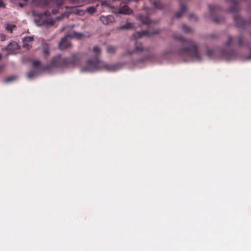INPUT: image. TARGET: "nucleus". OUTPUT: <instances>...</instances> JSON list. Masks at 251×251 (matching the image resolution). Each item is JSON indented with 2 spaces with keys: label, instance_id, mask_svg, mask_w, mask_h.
<instances>
[{
  "label": "nucleus",
  "instance_id": "obj_1",
  "mask_svg": "<svg viewBox=\"0 0 251 251\" xmlns=\"http://www.w3.org/2000/svg\"><path fill=\"white\" fill-rule=\"evenodd\" d=\"M173 38L181 42V47L175 49L173 53L180 56H188L196 61L201 60V55L198 51V46L194 41L190 39H185L181 34L174 33L172 35Z\"/></svg>",
  "mask_w": 251,
  "mask_h": 251
},
{
  "label": "nucleus",
  "instance_id": "obj_2",
  "mask_svg": "<svg viewBox=\"0 0 251 251\" xmlns=\"http://www.w3.org/2000/svg\"><path fill=\"white\" fill-rule=\"evenodd\" d=\"M81 55L79 53H73L69 57H62L60 54L53 57L49 65L43 68V70H50L54 67L60 70L73 68L78 66L80 62Z\"/></svg>",
  "mask_w": 251,
  "mask_h": 251
},
{
  "label": "nucleus",
  "instance_id": "obj_3",
  "mask_svg": "<svg viewBox=\"0 0 251 251\" xmlns=\"http://www.w3.org/2000/svg\"><path fill=\"white\" fill-rule=\"evenodd\" d=\"M93 51L95 53V57L88 60L86 65L82 68V72H93L97 70L115 71L120 68V64H109L100 60L99 55L100 54L101 50L98 46H95Z\"/></svg>",
  "mask_w": 251,
  "mask_h": 251
},
{
  "label": "nucleus",
  "instance_id": "obj_4",
  "mask_svg": "<svg viewBox=\"0 0 251 251\" xmlns=\"http://www.w3.org/2000/svg\"><path fill=\"white\" fill-rule=\"evenodd\" d=\"M251 43L248 40H246L244 35L240 33L237 36L233 37L231 35L227 36V39L225 43V46L226 47L231 45H235L238 48H242L244 47H249Z\"/></svg>",
  "mask_w": 251,
  "mask_h": 251
},
{
  "label": "nucleus",
  "instance_id": "obj_5",
  "mask_svg": "<svg viewBox=\"0 0 251 251\" xmlns=\"http://www.w3.org/2000/svg\"><path fill=\"white\" fill-rule=\"evenodd\" d=\"M209 8L212 16V19L214 23L219 24L224 22V18L219 15L221 11V8L219 6L210 5Z\"/></svg>",
  "mask_w": 251,
  "mask_h": 251
},
{
  "label": "nucleus",
  "instance_id": "obj_6",
  "mask_svg": "<svg viewBox=\"0 0 251 251\" xmlns=\"http://www.w3.org/2000/svg\"><path fill=\"white\" fill-rule=\"evenodd\" d=\"M65 8L67 10V11L62 13L59 17H58L57 18V20H61L64 17L68 18L71 13L80 15L82 12V11L79 9L77 6H65Z\"/></svg>",
  "mask_w": 251,
  "mask_h": 251
},
{
  "label": "nucleus",
  "instance_id": "obj_7",
  "mask_svg": "<svg viewBox=\"0 0 251 251\" xmlns=\"http://www.w3.org/2000/svg\"><path fill=\"white\" fill-rule=\"evenodd\" d=\"M160 30L159 29H154L151 31L149 30H142L141 31L135 32L132 34V38L134 39H137L143 36H150L159 33Z\"/></svg>",
  "mask_w": 251,
  "mask_h": 251
},
{
  "label": "nucleus",
  "instance_id": "obj_8",
  "mask_svg": "<svg viewBox=\"0 0 251 251\" xmlns=\"http://www.w3.org/2000/svg\"><path fill=\"white\" fill-rule=\"evenodd\" d=\"M234 21L235 23L236 26L238 28H244L247 25H251V17L249 21L244 20L240 15L237 14L234 15Z\"/></svg>",
  "mask_w": 251,
  "mask_h": 251
},
{
  "label": "nucleus",
  "instance_id": "obj_9",
  "mask_svg": "<svg viewBox=\"0 0 251 251\" xmlns=\"http://www.w3.org/2000/svg\"><path fill=\"white\" fill-rule=\"evenodd\" d=\"M221 55L226 60L234 59L237 58L236 53L234 50L228 51L222 50L221 51Z\"/></svg>",
  "mask_w": 251,
  "mask_h": 251
},
{
  "label": "nucleus",
  "instance_id": "obj_10",
  "mask_svg": "<svg viewBox=\"0 0 251 251\" xmlns=\"http://www.w3.org/2000/svg\"><path fill=\"white\" fill-rule=\"evenodd\" d=\"M19 48V46L17 43L14 41L10 42L4 50L8 51V54H10L15 53Z\"/></svg>",
  "mask_w": 251,
  "mask_h": 251
},
{
  "label": "nucleus",
  "instance_id": "obj_11",
  "mask_svg": "<svg viewBox=\"0 0 251 251\" xmlns=\"http://www.w3.org/2000/svg\"><path fill=\"white\" fill-rule=\"evenodd\" d=\"M136 19L140 22L143 25L149 26L150 25L152 21L149 19L147 16L143 15H138L136 16Z\"/></svg>",
  "mask_w": 251,
  "mask_h": 251
},
{
  "label": "nucleus",
  "instance_id": "obj_12",
  "mask_svg": "<svg viewBox=\"0 0 251 251\" xmlns=\"http://www.w3.org/2000/svg\"><path fill=\"white\" fill-rule=\"evenodd\" d=\"M100 21L104 25H108L115 21L114 17L112 15L101 16Z\"/></svg>",
  "mask_w": 251,
  "mask_h": 251
},
{
  "label": "nucleus",
  "instance_id": "obj_13",
  "mask_svg": "<svg viewBox=\"0 0 251 251\" xmlns=\"http://www.w3.org/2000/svg\"><path fill=\"white\" fill-rule=\"evenodd\" d=\"M69 37H70V35H68L61 39V41L59 44L60 49L64 50L70 46V43L68 40Z\"/></svg>",
  "mask_w": 251,
  "mask_h": 251
},
{
  "label": "nucleus",
  "instance_id": "obj_14",
  "mask_svg": "<svg viewBox=\"0 0 251 251\" xmlns=\"http://www.w3.org/2000/svg\"><path fill=\"white\" fill-rule=\"evenodd\" d=\"M232 4L231 7L229 8V12L232 13H237L239 10L238 2L237 0H226Z\"/></svg>",
  "mask_w": 251,
  "mask_h": 251
},
{
  "label": "nucleus",
  "instance_id": "obj_15",
  "mask_svg": "<svg viewBox=\"0 0 251 251\" xmlns=\"http://www.w3.org/2000/svg\"><path fill=\"white\" fill-rule=\"evenodd\" d=\"M145 49H144V48H143L142 45L141 43L136 42L135 44V50L132 51H128L125 54L126 55H131L134 52H141V51H143Z\"/></svg>",
  "mask_w": 251,
  "mask_h": 251
},
{
  "label": "nucleus",
  "instance_id": "obj_16",
  "mask_svg": "<svg viewBox=\"0 0 251 251\" xmlns=\"http://www.w3.org/2000/svg\"><path fill=\"white\" fill-rule=\"evenodd\" d=\"M132 12V10L127 5L124 4L123 5L121 4H120L119 6V13L123 14L129 15Z\"/></svg>",
  "mask_w": 251,
  "mask_h": 251
},
{
  "label": "nucleus",
  "instance_id": "obj_17",
  "mask_svg": "<svg viewBox=\"0 0 251 251\" xmlns=\"http://www.w3.org/2000/svg\"><path fill=\"white\" fill-rule=\"evenodd\" d=\"M187 9L186 6L185 4H181L180 5V10L178 11L176 14V17L177 18H179L181 17L183 14L185 12Z\"/></svg>",
  "mask_w": 251,
  "mask_h": 251
},
{
  "label": "nucleus",
  "instance_id": "obj_18",
  "mask_svg": "<svg viewBox=\"0 0 251 251\" xmlns=\"http://www.w3.org/2000/svg\"><path fill=\"white\" fill-rule=\"evenodd\" d=\"M150 1L154 5L155 8L158 9L163 8V5L159 0H150Z\"/></svg>",
  "mask_w": 251,
  "mask_h": 251
},
{
  "label": "nucleus",
  "instance_id": "obj_19",
  "mask_svg": "<svg viewBox=\"0 0 251 251\" xmlns=\"http://www.w3.org/2000/svg\"><path fill=\"white\" fill-rule=\"evenodd\" d=\"M117 48L115 46L108 45L106 47V51L108 53L113 54H114L116 51Z\"/></svg>",
  "mask_w": 251,
  "mask_h": 251
},
{
  "label": "nucleus",
  "instance_id": "obj_20",
  "mask_svg": "<svg viewBox=\"0 0 251 251\" xmlns=\"http://www.w3.org/2000/svg\"><path fill=\"white\" fill-rule=\"evenodd\" d=\"M181 29L183 30V31L186 33H190L193 32V29L186 26L184 24H183L181 25Z\"/></svg>",
  "mask_w": 251,
  "mask_h": 251
},
{
  "label": "nucleus",
  "instance_id": "obj_21",
  "mask_svg": "<svg viewBox=\"0 0 251 251\" xmlns=\"http://www.w3.org/2000/svg\"><path fill=\"white\" fill-rule=\"evenodd\" d=\"M134 27V26L133 24L131 23H126L125 25H122L118 28L119 29H127L133 28Z\"/></svg>",
  "mask_w": 251,
  "mask_h": 251
},
{
  "label": "nucleus",
  "instance_id": "obj_22",
  "mask_svg": "<svg viewBox=\"0 0 251 251\" xmlns=\"http://www.w3.org/2000/svg\"><path fill=\"white\" fill-rule=\"evenodd\" d=\"M16 27L15 25L7 24L6 26V29L10 33L12 32V30Z\"/></svg>",
  "mask_w": 251,
  "mask_h": 251
},
{
  "label": "nucleus",
  "instance_id": "obj_23",
  "mask_svg": "<svg viewBox=\"0 0 251 251\" xmlns=\"http://www.w3.org/2000/svg\"><path fill=\"white\" fill-rule=\"evenodd\" d=\"M55 24V21L52 20H49L45 21L44 23V24L45 25L47 26H52Z\"/></svg>",
  "mask_w": 251,
  "mask_h": 251
},
{
  "label": "nucleus",
  "instance_id": "obj_24",
  "mask_svg": "<svg viewBox=\"0 0 251 251\" xmlns=\"http://www.w3.org/2000/svg\"><path fill=\"white\" fill-rule=\"evenodd\" d=\"M86 11L91 14L94 13L96 11V8L94 6H91L88 7Z\"/></svg>",
  "mask_w": 251,
  "mask_h": 251
},
{
  "label": "nucleus",
  "instance_id": "obj_25",
  "mask_svg": "<svg viewBox=\"0 0 251 251\" xmlns=\"http://www.w3.org/2000/svg\"><path fill=\"white\" fill-rule=\"evenodd\" d=\"M206 53L208 57L211 58L215 55V51L212 50H208Z\"/></svg>",
  "mask_w": 251,
  "mask_h": 251
},
{
  "label": "nucleus",
  "instance_id": "obj_26",
  "mask_svg": "<svg viewBox=\"0 0 251 251\" xmlns=\"http://www.w3.org/2000/svg\"><path fill=\"white\" fill-rule=\"evenodd\" d=\"M33 41V38L31 36L26 37L24 39V46H25L26 42H30Z\"/></svg>",
  "mask_w": 251,
  "mask_h": 251
},
{
  "label": "nucleus",
  "instance_id": "obj_27",
  "mask_svg": "<svg viewBox=\"0 0 251 251\" xmlns=\"http://www.w3.org/2000/svg\"><path fill=\"white\" fill-rule=\"evenodd\" d=\"M36 73L35 70H31L28 73L27 77L31 78L34 77L36 75Z\"/></svg>",
  "mask_w": 251,
  "mask_h": 251
},
{
  "label": "nucleus",
  "instance_id": "obj_28",
  "mask_svg": "<svg viewBox=\"0 0 251 251\" xmlns=\"http://www.w3.org/2000/svg\"><path fill=\"white\" fill-rule=\"evenodd\" d=\"M16 79V77L15 76H9V77L6 78L4 80V81L5 82H9L11 81L14 80Z\"/></svg>",
  "mask_w": 251,
  "mask_h": 251
},
{
  "label": "nucleus",
  "instance_id": "obj_29",
  "mask_svg": "<svg viewBox=\"0 0 251 251\" xmlns=\"http://www.w3.org/2000/svg\"><path fill=\"white\" fill-rule=\"evenodd\" d=\"M189 19L190 20L192 21H196L197 20V18L194 14H190L189 16Z\"/></svg>",
  "mask_w": 251,
  "mask_h": 251
},
{
  "label": "nucleus",
  "instance_id": "obj_30",
  "mask_svg": "<svg viewBox=\"0 0 251 251\" xmlns=\"http://www.w3.org/2000/svg\"><path fill=\"white\" fill-rule=\"evenodd\" d=\"M149 58L148 57H145L140 58L138 61H137L136 63H143L147 60H148Z\"/></svg>",
  "mask_w": 251,
  "mask_h": 251
},
{
  "label": "nucleus",
  "instance_id": "obj_31",
  "mask_svg": "<svg viewBox=\"0 0 251 251\" xmlns=\"http://www.w3.org/2000/svg\"><path fill=\"white\" fill-rule=\"evenodd\" d=\"M32 65L35 67H39L40 65V62L38 60L33 61L32 62Z\"/></svg>",
  "mask_w": 251,
  "mask_h": 251
},
{
  "label": "nucleus",
  "instance_id": "obj_32",
  "mask_svg": "<svg viewBox=\"0 0 251 251\" xmlns=\"http://www.w3.org/2000/svg\"><path fill=\"white\" fill-rule=\"evenodd\" d=\"M43 53H44V56L45 57H47L49 56L50 52L48 49H44L43 50Z\"/></svg>",
  "mask_w": 251,
  "mask_h": 251
},
{
  "label": "nucleus",
  "instance_id": "obj_33",
  "mask_svg": "<svg viewBox=\"0 0 251 251\" xmlns=\"http://www.w3.org/2000/svg\"><path fill=\"white\" fill-rule=\"evenodd\" d=\"M101 5L102 6H105L107 7H109L110 6L109 4H108L106 1H102Z\"/></svg>",
  "mask_w": 251,
  "mask_h": 251
},
{
  "label": "nucleus",
  "instance_id": "obj_34",
  "mask_svg": "<svg viewBox=\"0 0 251 251\" xmlns=\"http://www.w3.org/2000/svg\"><path fill=\"white\" fill-rule=\"evenodd\" d=\"M23 0V3L21 2H19V4H20L21 7H23L24 5L26 4V3L27 2V0Z\"/></svg>",
  "mask_w": 251,
  "mask_h": 251
},
{
  "label": "nucleus",
  "instance_id": "obj_35",
  "mask_svg": "<svg viewBox=\"0 0 251 251\" xmlns=\"http://www.w3.org/2000/svg\"><path fill=\"white\" fill-rule=\"evenodd\" d=\"M6 36L5 34H2L0 35V40L3 41L6 39Z\"/></svg>",
  "mask_w": 251,
  "mask_h": 251
},
{
  "label": "nucleus",
  "instance_id": "obj_36",
  "mask_svg": "<svg viewBox=\"0 0 251 251\" xmlns=\"http://www.w3.org/2000/svg\"><path fill=\"white\" fill-rule=\"evenodd\" d=\"M246 59H247V60L251 59V50H250L249 55L246 57Z\"/></svg>",
  "mask_w": 251,
  "mask_h": 251
},
{
  "label": "nucleus",
  "instance_id": "obj_37",
  "mask_svg": "<svg viewBox=\"0 0 251 251\" xmlns=\"http://www.w3.org/2000/svg\"><path fill=\"white\" fill-rule=\"evenodd\" d=\"M4 6L3 2L1 0H0V7H2Z\"/></svg>",
  "mask_w": 251,
  "mask_h": 251
},
{
  "label": "nucleus",
  "instance_id": "obj_38",
  "mask_svg": "<svg viewBox=\"0 0 251 251\" xmlns=\"http://www.w3.org/2000/svg\"><path fill=\"white\" fill-rule=\"evenodd\" d=\"M3 66H0V72H1L2 70Z\"/></svg>",
  "mask_w": 251,
  "mask_h": 251
},
{
  "label": "nucleus",
  "instance_id": "obj_39",
  "mask_svg": "<svg viewBox=\"0 0 251 251\" xmlns=\"http://www.w3.org/2000/svg\"><path fill=\"white\" fill-rule=\"evenodd\" d=\"M2 59V55L0 53V60H1Z\"/></svg>",
  "mask_w": 251,
  "mask_h": 251
},
{
  "label": "nucleus",
  "instance_id": "obj_40",
  "mask_svg": "<svg viewBox=\"0 0 251 251\" xmlns=\"http://www.w3.org/2000/svg\"><path fill=\"white\" fill-rule=\"evenodd\" d=\"M82 36V34H79V37H78V38H81V37Z\"/></svg>",
  "mask_w": 251,
  "mask_h": 251
},
{
  "label": "nucleus",
  "instance_id": "obj_41",
  "mask_svg": "<svg viewBox=\"0 0 251 251\" xmlns=\"http://www.w3.org/2000/svg\"><path fill=\"white\" fill-rule=\"evenodd\" d=\"M250 35L251 36V31L250 32Z\"/></svg>",
  "mask_w": 251,
  "mask_h": 251
}]
</instances>
